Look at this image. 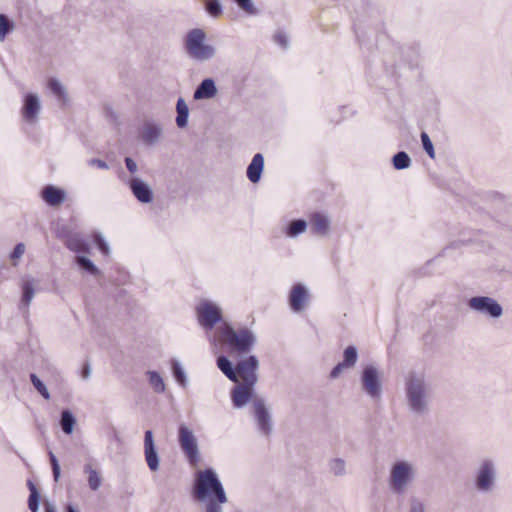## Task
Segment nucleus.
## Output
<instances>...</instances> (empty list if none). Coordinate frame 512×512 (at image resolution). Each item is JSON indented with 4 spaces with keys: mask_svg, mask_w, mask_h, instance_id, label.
<instances>
[{
    "mask_svg": "<svg viewBox=\"0 0 512 512\" xmlns=\"http://www.w3.org/2000/svg\"><path fill=\"white\" fill-rule=\"evenodd\" d=\"M193 495L198 501H208L205 512H222L221 504L228 501L222 483L210 468L197 473Z\"/></svg>",
    "mask_w": 512,
    "mask_h": 512,
    "instance_id": "f257e3e1",
    "label": "nucleus"
},
{
    "mask_svg": "<svg viewBox=\"0 0 512 512\" xmlns=\"http://www.w3.org/2000/svg\"><path fill=\"white\" fill-rule=\"evenodd\" d=\"M405 395L413 413L423 415L428 412L432 389L423 373L411 371L406 375Z\"/></svg>",
    "mask_w": 512,
    "mask_h": 512,
    "instance_id": "f03ea898",
    "label": "nucleus"
},
{
    "mask_svg": "<svg viewBox=\"0 0 512 512\" xmlns=\"http://www.w3.org/2000/svg\"><path fill=\"white\" fill-rule=\"evenodd\" d=\"M416 470L414 465L405 460L393 463L390 469L388 485L390 490L397 495L404 494L414 482Z\"/></svg>",
    "mask_w": 512,
    "mask_h": 512,
    "instance_id": "7ed1b4c3",
    "label": "nucleus"
},
{
    "mask_svg": "<svg viewBox=\"0 0 512 512\" xmlns=\"http://www.w3.org/2000/svg\"><path fill=\"white\" fill-rule=\"evenodd\" d=\"M222 340L231 351L239 354H248L256 344L257 338L253 331L248 328L233 329L225 324L222 330Z\"/></svg>",
    "mask_w": 512,
    "mask_h": 512,
    "instance_id": "20e7f679",
    "label": "nucleus"
},
{
    "mask_svg": "<svg viewBox=\"0 0 512 512\" xmlns=\"http://www.w3.org/2000/svg\"><path fill=\"white\" fill-rule=\"evenodd\" d=\"M205 33L202 29H192L185 38L188 55L197 61H207L215 55V48L205 44Z\"/></svg>",
    "mask_w": 512,
    "mask_h": 512,
    "instance_id": "39448f33",
    "label": "nucleus"
},
{
    "mask_svg": "<svg viewBox=\"0 0 512 512\" xmlns=\"http://www.w3.org/2000/svg\"><path fill=\"white\" fill-rule=\"evenodd\" d=\"M178 442L188 463L196 466L200 461L198 441L193 430L185 423H181L178 427Z\"/></svg>",
    "mask_w": 512,
    "mask_h": 512,
    "instance_id": "423d86ee",
    "label": "nucleus"
},
{
    "mask_svg": "<svg viewBox=\"0 0 512 512\" xmlns=\"http://www.w3.org/2000/svg\"><path fill=\"white\" fill-rule=\"evenodd\" d=\"M363 392L373 400H379L382 395V380L379 369L374 364L363 367L360 375Z\"/></svg>",
    "mask_w": 512,
    "mask_h": 512,
    "instance_id": "0eeeda50",
    "label": "nucleus"
},
{
    "mask_svg": "<svg viewBox=\"0 0 512 512\" xmlns=\"http://www.w3.org/2000/svg\"><path fill=\"white\" fill-rule=\"evenodd\" d=\"M253 416L258 432L264 437H270L273 432V419L263 398H257L253 401Z\"/></svg>",
    "mask_w": 512,
    "mask_h": 512,
    "instance_id": "6e6552de",
    "label": "nucleus"
},
{
    "mask_svg": "<svg viewBox=\"0 0 512 512\" xmlns=\"http://www.w3.org/2000/svg\"><path fill=\"white\" fill-rule=\"evenodd\" d=\"M199 324L206 330H211L222 320L221 309L211 301L204 300L196 307Z\"/></svg>",
    "mask_w": 512,
    "mask_h": 512,
    "instance_id": "1a4fd4ad",
    "label": "nucleus"
},
{
    "mask_svg": "<svg viewBox=\"0 0 512 512\" xmlns=\"http://www.w3.org/2000/svg\"><path fill=\"white\" fill-rule=\"evenodd\" d=\"M259 361L256 356L250 355L236 364L237 379L240 377L242 383L255 385L258 381L257 370Z\"/></svg>",
    "mask_w": 512,
    "mask_h": 512,
    "instance_id": "9d476101",
    "label": "nucleus"
},
{
    "mask_svg": "<svg viewBox=\"0 0 512 512\" xmlns=\"http://www.w3.org/2000/svg\"><path fill=\"white\" fill-rule=\"evenodd\" d=\"M498 469L491 459L482 460V493H490L496 490Z\"/></svg>",
    "mask_w": 512,
    "mask_h": 512,
    "instance_id": "9b49d317",
    "label": "nucleus"
},
{
    "mask_svg": "<svg viewBox=\"0 0 512 512\" xmlns=\"http://www.w3.org/2000/svg\"><path fill=\"white\" fill-rule=\"evenodd\" d=\"M144 457H145V461L147 463L148 468L152 472H156L159 470L160 459H159L158 451L156 449V445L154 442V435L151 430L145 431Z\"/></svg>",
    "mask_w": 512,
    "mask_h": 512,
    "instance_id": "f8f14e48",
    "label": "nucleus"
},
{
    "mask_svg": "<svg viewBox=\"0 0 512 512\" xmlns=\"http://www.w3.org/2000/svg\"><path fill=\"white\" fill-rule=\"evenodd\" d=\"M40 111L41 103L39 97L34 93H27L21 109L23 119L30 124H34L38 120Z\"/></svg>",
    "mask_w": 512,
    "mask_h": 512,
    "instance_id": "ddd939ff",
    "label": "nucleus"
},
{
    "mask_svg": "<svg viewBox=\"0 0 512 512\" xmlns=\"http://www.w3.org/2000/svg\"><path fill=\"white\" fill-rule=\"evenodd\" d=\"M129 187L135 198L144 204L153 201V191L151 187L140 178H133L129 182Z\"/></svg>",
    "mask_w": 512,
    "mask_h": 512,
    "instance_id": "4468645a",
    "label": "nucleus"
},
{
    "mask_svg": "<svg viewBox=\"0 0 512 512\" xmlns=\"http://www.w3.org/2000/svg\"><path fill=\"white\" fill-rule=\"evenodd\" d=\"M162 134V126L153 121H146L140 129V138L147 145L156 144Z\"/></svg>",
    "mask_w": 512,
    "mask_h": 512,
    "instance_id": "2eb2a0df",
    "label": "nucleus"
},
{
    "mask_svg": "<svg viewBox=\"0 0 512 512\" xmlns=\"http://www.w3.org/2000/svg\"><path fill=\"white\" fill-rule=\"evenodd\" d=\"M253 387L254 385L242 383L232 389L231 399L234 407L242 408L251 400L253 396Z\"/></svg>",
    "mask_w": 512,
    "mask_h": 512,
    "instance_id": "dca6fc26",
    "label": "nucleus"
},
{
    "mask_svg": "<svg viewBox=\"0 0 512 512\" xmlns=\"http://www.w3.org/2000/svg\"><path fill=\"white\" fill-rule=\"evenodd\" d=\"M307 300L308 292L305 286L302 284L294 285L289 296V303L292 310L300 312L304 309Z\"/></svg>",
    "mask_w": 512,
    "mask_h": 512,
    "instance_id": "f3484780",
    "label": "nucleus"
},
{
    "mask_svg": "<svg viewBox=\"0 0 512 512\" xmlns=\"http://www.w3.org/2000/svg\"><path fill=\"white\" fill-rule=\"evenodd\" d=\"M43 200L50 206H59L65 201L66 192L53 185L45 186L41 191Z\"/></svg>",
    "mask_w": 512,
    "mask_h": 512,
    "instance_id": "a211bd4d",
    "label": "nucleus"
},
{
    "mask_svg": "<svg viewBox=\"0 0 512 512\" xmlns=\"http://www.w3.org/2000/svg\"><path fill=\"white\" fill-rule=\"evenodd\" d=\"M264 169V157L261 153H257L253 156L252 161L247 167V178L252 183H258L260 181L262 172Z\"/></svg>",
    "mask_w": 512,
    "mask_h": 512,
    "instance_id": "6ab92c4d",
    "label": "nucleus"
},
{
    "mask_svg": "<svg viewBox=\"0 0 512 512\" xmlns=\"http://www.w3.org/2000/svg\"><path fill=\"white\" fill-rule=\"evenodd\" d=\"M35 281L33 278H25L22 283V297L19 304V309L28 312L29 305L35 295Z\"/></svg>",
    "mask_w": 512,
    "mask_h": 512,
    "instance_id": "aec40b11",
    "label": "nucleus"
},
{
    "mask_svg": "<svg viewBox=\"0 0 512 512\" xmlns=\"http://www.w3.org/2000/svg\"><path fill=\"white\" fill-rule=\"evenodd\" d=\"M217 94L215 82L211 78L204 79L194 91V99H211Z\"/></svg>",
    "mask_w": 512,
    "mask_h": 512,
    "instance_id": "412c9836",
    "label": "nucleus"
},
{
    "mask_svg": "<svg viewBox=\"0 0 512 512\" xmlns=\"http://www.w3.org/2000/svg\"><path fill=\"white\" fill-rule=\"evenodd\" d=\"M330 227V221L327 216L321 213H314L310 217V228L316 235H326Z\"/></svg>",
    "mask_w": 512,
    "mask_h": 512,
    "instance_id": "4be33fe9",
    "label": "nucleus"
},
{
    "mask_svg": "<svg viewBox=\"0 0 512 512\" xmlns=\"http://www.w3.org/2000/svg\"><path fill=\"white\" fill-rule=\"evenodd\" d=\"M482 314L492 319H499L503 315V308L495 299L482 296Z\"/></svg>",
    "mask_w": 512,
    "mask_h": 512,
    "instance_id": "5701e85b",
    "label": "nucleus"
},
{
    "mask_svg": "<svg viewBox=\"0 0 512 512\" xmlns=\"http://www.w3.org/2000/svg\"><path fill=\"white\" fill-rule=\"evenodd\" d=\"M66 246L75 253L88 254L90 252V244L79 234H72L66 239Z\"/></svg>",
    "mask_w": 512,
    "mask_h": 512,
    "instance_id": "b1692460",
    "label": "nucleus"
},
{
    "mask_svg": "<svg viewBox=\"0 0 512 512\" xmlns=\"http://www.w3.org/2000/svg\"><path fill=\"white\" fill-rule=\"evenodd\" d=\"M217 367L232 382H237L236 366L224 355L217 358Z\"/></svg>",
    "mask_w": 512,
    "mask_h": 512,
    "instance_id": "393cba45",
    "label": "nucleus"
},
{
    "mask_svg": "<svg viewBox=\"0 0 512 512\" xmlns=\"http://www.w3.org/2000/svg\"><path fill=\"white\" fill-rule=\"evenodd\" d=\"M84 473L88 475V486L92 491H97L102 484L101 474L91 464L84 465Z\"/></svg>",
    "mask_w": 512,
    "mask_h": 512,
    "instance_id": "a878e982",
    "label": "nucleus"
},
{
    "mask_svg": "<svg viewBox=\"0 0 512 512\" xmlns=\"http://www.w3.org/2000/svg\"><path fill=\"white\" fill-rule=\"evenodd\" d=\"M176 124L179 128H184L187 126L188 117H189V108L183 98H179L176 103Z\"/></svg>",
    "mask_w": 512,
    "mask_h": 512,
    "instance_id": "bb28decb",
    "label": "nucleus"
},
{
    "mask_svg": "<svg viewBox=\"0 0 512 512\" xmlns=\"http://www.w3.org/2000/svg\"><path fill=\"white\" fill-rule=\"evenodd\" d=\"M27 486L30 491V495L28 498V507L31 512H38L40 506V494L38 492V489L31 480H28Z\"/></svg>",
    "mask_w": 512,
    "mask_h": 512,
    "instance_id": "cd10ccee",
    "label": "nucleus"
},
{
    "mask_svg": "<svg viewBox=\"0 0 512 512\" xmlns=\"http://www.w3.org/2000/svg\"><path fill=\"white\" fill-rule=\"evenodd\" d=\"M76 419L71 411L64 410L61 413L60 425L61 429L65 434H71L74 429Z\"/></svg>",
    "mask_w": 512,
    "mask_h": 512,
    "instance_id": "c85d7f7f",
    "label": "nucleus"
},
{
    "mask_svg": "<svg viewBox=\"0 0 512 512\" xmlns=\"http://www.w3.org/2000/svg\"><path fill=\"white\" fill-rule=\"evenodd\" d=\"M172 374L175 378L176 382L183 388H186L188 385V378L187 375L180 364L179 361L173 360L172 361Z\"/></svg>",
    "mask_w": 512,
    "mask_h": 512,
    "instance_id": "c756f323",
    "label": "nucleus"
},
{
    "mask_svg": "<svg viewBox=\"0 0 512 512\" xmlns=\"http://www.w3.org/2000/svg\"><path fill=\"white\" fill-rule=\"evenodd\" d=\"M307 229V222L303 219L293 220L286 228V234L289 237H296L304 233Z\"/></svg>",
    "mask_w": 512,
    "mask_h": 512,
    "instance_id": "7c9ffc66",
    "label": "nucleus"
},
{
    "mask_svg": "<svg viewBox=\"0 0 512 512\" xmlns=\"http://www.w3.org/2000/svg\"><path fill=\"white\" fill-rule=\"evenodd\" d=\"M358 360L357 348L350 345L344 349L342 365H345L348 369L355 366Z\"/></svg>",
    "mask_w": 512,
    "mask_h": 512,
    "instance_id": "2f4dec72",
    "label": "nucleus"
},
{
    "mask_svg": "<svg viewBox=\"0 0 512 512\" xmlns=\"http://www.w3.org/2000/svg\"><path fill=\"white\" fill-rule=\"evenodd\" d=\"M149 384L156 393H163L165 391V383L161 375L157 371H147Z\"/></svg>",
    "mask_w": 512,
    "mask_h": 512,
    "instance_id": "473e14b6",
    "label": "nucleus"
},
{
    "mask_svg": "<svg viewBox=\"0 0 512 512\" xmlns=\"http://www.w3.org/2000/svg\"><path fill=\"white\" fill-rule=\"evenodd\" d=\"M75 261L79 268L83 271L91 275H96L99 273L97 266L86 256L78 255L76 256Z\"/></svg>",
    "mask_w": 512,
    "mask_h": 512,
    "instance_id": "72a5a7b5",
    "label": "nucleus"
},
{
    "mask_svg": "<svg viewBox=\"0 0 512 512\" xmlns=\"http://www.w3.org/2000/svg\"><path fill=\"white\" fill-rule=\"evenodd\" d=\"M50 91L58 98L63 104L67 101L65 88L57 79H50L48 82Z\"/></svg>",
    "mask_w": 512,
    "mask_h": 512,
    "instance_id": "f704fd0d",
    "label": "nucleus"
},
{
    "mask_svg": "<svg viewBox=\"0 0 512 512\" xmlns=\"http://www.w3.org/2000/svg\"><path fill=\"white\" fill-rule=\"evenodd\" d=\"M393 166L397 170L407 169L411 165V159L405 151H400L393 156Z\"/></svg>",
    "mask_w": 512,
    "mask_h": 512,
    "instance_id": "c9c22d12",
    "label": "nucleus"
},
{
    "mask_svg": "<svg viewBox=\"0 0 512 512\" xmlns=\"http://www.w3.org/2000/svg\"><path fill=\"white\" fill-rule=\"evenodd\" d=\"M30 380H31V383L33 384L34 388L36 389V391L45 400H50L51 396H50V393H49L46 385L42 382V380L35 373L30 374Z\"/></svg>",
    "mask_w": 512,
    "mask_h": 512,
    "instance_id": "e433bc0d",
    "label": "nucleus"
},
{
    "mask_svg": "<svg viewBox=\"0 0 512 512\" xmlns=\"http://www.w3.org/2000/svg\"><path fill=\"white\" fill-rule=\"evenodd\" d=\"M14 29V23L4 14H0V41Z\"/></svg>",
    "mask_w": 512,
    "mask_h": 512,
    "instance_id": "4c0bfd02",
    "label": "nucleus"
},
{
    "mask_svg": "<svg viewBox=\"0 0 512 512\" xmlns=\"http://www.w3.org/2000/svg\"><path fill=\"white\" fill-rule=\"evenodd\" d=\"M329 469L335 476H343L346 474V463L341 458L332 459L329 462Z\"/></svg>",
    "mask_w": 512,
    "mask_h": 512,
    "instance_id": "58836bf2",
    "label": "nucleus"
},
{
    "mask_svg": "<svg viewBox=\"0 0 512 512\" xmlns=\"http://www.w3.org/2000/svg\"><path fill=\"white\" fill-rule=\"evenodd\" d=\"M205 9L209 15L215 18L219 17L223 12V8L219 0H206Z\"/></svg>",
    "mask_w": 512,
    "mask_h": 512,
    "instance_id": "ea45409f",
    "label": "nucleus"
},
{
    "mask_svg": "<svg viewBox=\"0 0 512 512\" xmlns=\"http://www.w3.org/2000/svg\"><path fill=\"white\" fill-rule=\"evenodd\" d=\"M420 137H421L423 149L425 150V152L428 154V156L431 159H434L435 158V150H434V146H433V143H432L429 135L426 132H422Z\"/></svg>",
    "mask_w": 512,
    "mask_h": 512,
    "instance_id": "a19ab883",
    "label": "nucleus"
},
{
    "mask_svg": "<svg viewBox=\"0 0 512 512\" xmlns=\"http://www.w3.org/2000/svg\"><path fill=\"white\" fill-rule=\"evenodd\" d=\"M426 506L425 503L416 496H413L409 499V512H425Z\"/></svg>",
    "mask_w": 512,
    "mask_h": 512,
    "instance_id": "79ce46f5",
    "label": "nucleus"
},
{
    "mask_svg": "<svg viewBox=\"0 0 512 512\" xmlns=\"http://www.w3.org/2000/svg\"><path fill=\"white\" fill-rule=\"evenodd\" d=\"M94 242L101 253L105 256L109 255L110 248L105 239L102 237L100 233H95L93 236Z\"/></svg>",
    "mask_w": 512,
    "mask_h": 512,
    "instance_id": "37998d69",
    "label": "nucleus"
},
{
    "mask_svg": "<svg viewBox=\"0 0 512 512\" xmlns=\"http://www.w3.org/2000/svg\"><path fill=\"white\" fill-rule=\"evenodd\" d=\"M49 458H50V463L52 466L53 478H54V481L57 482L60 478V473H61L60 465H59V462H58L56 456L51 451L49 452Z\"/></svg>",
    "mask_w": 512,
    "mask_h": 512,
    "instance_id": "c03bdc74",
    "label": "nucleus"
},
{
    "mask_svg": "<svg viewBox=\"0 0 512 512\" xmlns=\"http://www.w3.org/2000/svg\"><path fill=\"white\" fill-rule=\"evenodd\" d=\"M235 3L241 8L243 11L248 14H254L256 12L253 3L251 0H234Z\"/></svg>",
    "mask_w": 512,
    "mask_h": 512,
    "instance_id": "a18cd8bd",
    "label": "nucleus"
},
{
    "mask_svg": "<svg viewBox=\"0 0 512 512\" xmlns=\"http://www.w3.org/2000/svg\"><path fill=\"white\" fill-rule=\"evenodd\" d=\"M24 252H25V245L23 243H18L14 247L12 253L10 254V258L12 260H17L23 256Z\"/></svg>",
    "mask_w": 512,
    "mask_h": 512,
    "instance_id": "49530a36",
    "label": "nucleus"
},
{
    "mask_svg": "<svg viewBox=\"0 0 512 512\" xmlns=\"http://www.w3.org/2000/svg\"><path fill=\"white\" fill-rule=\"evenodd\" d=\"M87 163L89 166L97 167L98 169H102V170L109 169V165L104 160H101L98 158H92V159L88 160Z\"/></svg>",
    "mask_w": 512,
    "mask_h": 512,
    "instance_id": "de8ad7c7",
    "label": "nucleus"
},
{
    "mask_svg": "<svg viewBox=\"0 0 512 512\" xmlns=\"http://www.w3.org/2000/svg\"><path fill=\"white\" fill-rule=\"evenodd\" d=\"M274 40L282 48L288 47V37L285 33H283V32L276 33V35L274 36Z\"/></svg>",
    "mask_w": 512,
    "mask_h": 512,
    "instance_id": "09e8293b",
    "label": "nucleus"
},
{
    "mask_svg": "<svg viewBox=\"0 0 512 512\" xmlns=\"http://www.w3.org/2000/svg\"><path fill=\"white\" fill-rule=\"evenodd\" d=\"M344 369H348L345 365H342V363H338L330 372V377L335 379L337 378L340 373L342 372V370Z\"/></svg>",
    "mask_w": 512,
    "mask_h": 512,
    "instance_id": "8fccbe9b",
    "label": "nucleus"
},
{
    "mask_svg": "<svg viewBox=\"0 0 512 512\" xmlns=\"http://www.w3.org/2000/svg\"><path fill=\"white\" fill-rule=\"evenodd\" d=\"M125 165L130 173H135L137 171V164L132 158L126 157Z\"/></svg>",
    "mask_w": 512,
    "mask_h": 512,
    "instance_id": "3c124183",
    "label": "nucleus"
},
{
    "mask_svg": "<svg viewBox=\"0 0 512 512\" xmlns=\"http://www.w3.org/2000/svg\"><path fill=\"white\" fill-rule=\"evenodd\" d=\"M469 306L476 311H480V296L471 298L469 301Z\"/></svg>",
    "mask_w": 512,
    "mask_h": 512,
    "instance_id": "603ef678",
    "label": "nucleus"
},
{
    "mask_svg": "<svg viewBox=\"0 0 512 512\" xmlns=\"http://www.w3.org/2000/svg\"><path fill=\"white\" fill-rule=\"evenodd\" d=\"M90 375H91V367H90L89 363H86L82 369V377H83V379H88L90 377Z\"/></svg>",
    "mask_w": 512,
    "mask_h": 512,
    "instance_id": "864d4df0",
    "label": "nucleus"
},
{
    "mask_svg": "<svg viewBox=\"0 0 512 512\" xmlns=\"http://www.w3.org/2000/svg\"><path fill=\"white\" fill-rule=\"evenodd\" d=\"M45 512H56L53 505L46 503L45 504Z\"/></svg>",
    "mask_w": 512,
    "mask_h": 512,
    "instance_id": "5fc2aeb1",
    "label": "nucleus"
},
{
    "mask_svg": "<svg viewBox=\"0 0 512 512\" xmlns=\"http://www.w3.org/2000/svg\"><path fill=\"white\" fill-rule=\"evenodd\" d=\"M66 512H79L72 504H68L66 507Z\"/></svg>",
    "mask_w": 512,
    "mask_h": 512,
    "instance_id": "6e6d98bb",
    "label": "nucleus"
},
{
    "mask_svg": "<svg viewBox=\"0 0 512 512\" xmlns=\"http://www.w3.org/2000/svg\"><path fill=\"white\" fill-rule=\"evenodd\" d=\"M475 484L477 488H480V472H478V474L476 475Z\"/></svg>",
    "mask_w": 512,
    "mask_h": 512,
    "instance_id": "4d7b16f0",
    "label": "nucleus"
}]
</instances>
